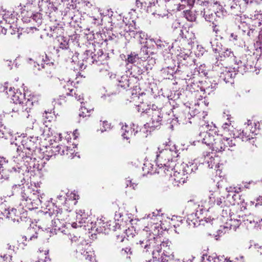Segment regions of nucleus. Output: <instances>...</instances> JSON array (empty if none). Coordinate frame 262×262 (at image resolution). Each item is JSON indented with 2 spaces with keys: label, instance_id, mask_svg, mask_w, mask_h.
Here are the masks:
<instances>
[{
  "label": "nucleus",
  "instance_id": "obj_25",
  "mask_svg": "<svg viewBox=\"0 0 262 262\" xmlns=\"http://www.w3.org/2000/svg\"><path fill=\"white\" fill-rule=\"evenodd\" d=\"M101 226L99 227V232L104 233L105 234H108L111 230V224L109 222H104L102 221V222H99V225L101 224Z\"/></svg>",
  "mask_w": 262,
  "mask_h": 262
},
{
  "label": "nucleus",
  "instance_id": "obj_35",
  "mask_svg": "<svg viewBox=\"0 0 262 262\" xmlns=\"http://www.w3.org/2000/svg\"><path fill=\"white\" fill-rule=\"evenodd\" d=\"M203 16L205 17V18L207 21H211L215 16V14L212 13L210 14L208 12L207 10L204 9L203 12Z\"/></svg>",
  "mask_w": 262,
  "mask_h": 262
},
{
  "label": "nucleus",
  "instance_id": "obj_10",
  "mask_svg": "<svg viewBox=\"0 0 262 262\" xmlns=\"http://www.w3.org/2000/svg\"><path fill=\"white\" fill-rule=\"evenodd\" d=\"M161 243V238L159 236H148L147 239H141L139 240V243L137 244H139L141 247L146 249L147 251L149 249H153V251L156 249V247L158 244Z\"/></svg>",
  "mask_w": 262,
  "mask_h": 262
},
{
  "label": "nucleus",
  "instance_id": "obj_23",
  "mask_svg": "<svg viewBox=\"0 0 262 262\" xmlns=\"http://www.w3.org/2000/svg\"><path fill=\"white\" fill-rule=\"evenodd\" d=\"M221 58H224L225 59L226 58H229L230 60L234 59L235 58V56L233 52L231 51L230 49H224L222 52L221 53V55L220 56ZM221 61H222V59H221ZM224 61V60H223Z\"/></svg>",
  "mask_w": 262,
  "mask_h": 262
},
{
  "label": "nucleus",
  "instance_id": "obj_9",
  "mask_svg": "<svg viewBox=\"0 0 262 262\" xmlns=\"http://www.w3.org/2000/svg\"><path fill=\"white\" fill-rule=\"evenodd\" d=\"M223 63L217 60L215 63L213 68L216 71L220 72V77L223 78L226 82H229L234 76V71H230V69L227 67H224Z\"/></svg>",
  "mask_w": 262,
  "mask_h": 262
},
{
  "label": "nucleus",
  "instance_id": "obj_7",
  "mask_svg": "<svg viewBox=\"0 0 262 262\" xmlns=\"http://www.w3.org/2000/svg\"><path fill=\"white\" fill-rule=\"evenodd\" d=\"M61 215V213L58 212L56 217L52 220V228L48 227L45 229L44 232L47 237H51L56 234L57 230L61 231V232H65L64 230H62V228L65 226V224L64 222L60 219Z\"/></svg>",
  "mask_w": 262,
  "mask_h": 262
},
{
  "label": "nucleus",
  "instance_id": "obj_41",
  "mask_svg": "<svg viewBox=\"0 0 262 262\" xmlns=\"http://www.w3.org/2000/svg\"><path fill=\"white\" fill-rule=\"evenodd\" d=\"M82 213V211H79V212H77V215L76 216L77 220L82 221L83 220H85L86 218V214H81Z\"/></svg>",
  "mask_w": 262,
  "mask_h": 262
},
{
  "label": "nucleus",
  "instance_id": "obj_64",
  "mask_svg": "<svg viewBox=\"0 0 262 262\" xmlns=\"http://www.w3.org/2000/svg\"><path fill=\"white\" fill-rule=\"evenodd\" d=\"M225 262H233L232 260H230L229 258H225ZM235 262V261H234Z\"/></svg>",
  "mask_w": 262,
  "mask_h": 262
},
{
  "label": "nucleus",
  "instance_id": "obj_57",
  "mask_svg": "<svg viewBox=\"0 0 262 262\" xmlns=\"http://www.w3.org/2000/svg\"><path fill=\"white\" fill-rule=\"evenodd\" d=\"M230 40H236L237 39V35L234 34V33H231L230 34Z\"/></svg>",
  "mask_w": 262,
  "mask_h": 262
},
{
  "label": "nucleus",
  "instance_id": "obj_29",
  "mask_svg": "<svg viewBox=\"0 0 262 262\" xmlns=\"http://www.w3.org/2000/svg\"><path fill=\"white\" fill-rule=\"evenodd\" d=\"M133 35L135 38L138 39L139 41L141 44L144 43L147 39V35L142 31L137 32Z\"/></svg>",
  "mask_w": 262,
  "mask_h": 262
},
{
  "label": "nucleus",
  "instance_id": "obj_46",
  "mask_svg": "<svg viewBox=\"0 0 262 262\" xmlns=\"http://www.w3.org/2000/svg\"><path fill=\"white\" fill-rule=\"evenodd\" d=\"M72 82H71L70 81H69L67 84V85H66L64 86V88L66 89H68V90H69L70 93H72V92L74 90V89L70 88V85L72 84Z\"/></svg>",
  "mask_w": 262,
  "mask_h": 262
},
{
  "label": "nucleus",
  "instance_id": "obj_32",
  "mask_svg": "<svg viewBox=\"0 0 262 262\" xmlns=\"http://www.w3.org/2000/svg\"><path fill=\"white\" fill-rule=\"evenodd\" d=\"M139 59L138 55L135 52L131 53L128 55L127 61L128 63H134Z\"/></svg>",
  "mask_w": 262,
  "mask_h": 262
},
{
  "label": "nucleus",
  "instance_id": "obj_5",
  "mask_svg": "<svg viewBox=\"0 0 262 262\" xmlns=\"http://www.w3.org/2000/svg\"><path fill=\"white\" fill-rule=\"evenodd\" d=\"M161 109L157 106L153 104L151 108H149L147 113L150 117V120L146 124H144V128H156L160 126L162 120V114Z\"/></svg>",
  "mask_w": 262,
  "mask_h": 262
},
{
  "label": "nucleus",
  "instance_id": "obj_12",
  "mask_svg": "<svg viewBox=\"0 0 262 262\" xmlns=\"http://www.w3.org/2000/svg\"><path fill=\"white\" fill-rule=\"evenodd\" d=\"M208 203L211 207L217 206L220 207H223L228 205L226 203L225 198L220 195L217 192L211 193L209 198Z\"/></svg>",
  "mask_w": 262,
  "mask_h": 262
},
{
  "label": "nucleus",
  "instance_id": "obj_53",
  "mask_svg": "<svg viewBox=\"0 0 262 262\" xmlns=\"http://www.w3.org/2000/svg\"><path fill=\"white\" fill-rule=\"evenodd\" d=\"M254 33L255 30L254 29H249L247 32V35L251 37H253Z\"/></svg>",
  "mask_w": 262,
  "mask_h": 262
},
{
  "label": "nucleus",
  "instance_id": "obj_45",
  "mask_svg": "<svg viewBox=\"0 0 262 262\" xmlns=\"http://www.w3.org/2000/svg\"><path fill=\"white\" fill-rule=\"evenodd\" d=\"M186 33H188V32L186 30V29H184L183 30H181L180 35H181L182 38H187V36L186 34Z\"/></svg>",
  "mask_w": 262,
  "mask_h": 262
},
{
  "label": "nucleus",
  "instance_id": "obj_16",
  "mask_svg": "<svg viewBox=\"0 0 262 262\" xmlns=\"http://www.w3.org/2000/svg\"><path fill=\"white\" fill-rule=\"evenodd\" d=\"M136 5L138 8H142L143 7H145L147 5V3L146 2H142L141 0H136ZM156 7V5L155 4V1L151 2H149L147 6V11L148 12L152 13V14L155 15H158L159 16H162L159 13H157V11L152 12V8Z\"/></svg>",
  "mask_w": 262,
  "mask_h": 262
},
{
  "label": "nucleus",
  "instance_id": "obj_14",
  "mask_svg": "<svg viewBox=\"0 0 262 262\" xmlns=\"http://www.w3.org/2000/svg\"><path fill=\"white\" fill-rule=\"evenodd\" d=\"M227 147V145L225 143L224 137L217 135L212 146L213 150L216 152H221L225 150Z\"/></svg>",
  "mask_w": 262,
  "mask_h": 262
},
{
  "label": "nucleus",
  "instance_id": "obj_58",
  "mask_svg": "<svg viewBox=\"0 0 262 262\" xmlns=\"http://www.w3.org/2000/svg\"><path fill=\"white\" fill-rule=\"evenodd\" d=\"M239 7L235 4H233L231 5L230 9L231 10H233L234 9H238Z\"/></svg>",
  "mask_w": 262,
  "mask_h": 262
},
{
  "label": "nucleus",
  "instance_id": "obj_6",
  "mask_svg": "<svg viewBox=\"0 0 262 262\" xmlns=\"http://www.w3.org/2000/svg\"><path fill=\"white\" fill-rule=\"evenodd\" d=\"M203 213V209L200 208L196 210L195 212L187 215L186 222L190 228H194L200 225L201 223L204 221V220L206 223L213 220V219H211L210 217L204 216Z\"/></svg>",
  "mask_w": 262,
  "mask_h": 262
},
{
  "label": "nucleus",
  "instance_id": "obj_42",
  "mask_svg": "<svg viewBox=\"0 0 262 262\" xmlns=\"http://www.w3.org/2000/svg\"><path fill=\"white\" fill-rule=\"evenodd\" d=\"M138 184L133 183L131 180H126V186L132 187L133 189H136L137 187Z\"/></svg>",
  "mask_w": 262,
  "mask_h": 262
},
{
  "label": "nucleus",
  "instance_id": "obj_44",
  "mask_svg": "<svg viewBox=\"0 0 262 262\" xmlns=\"http://www.w3.org/2000/svg\"><path fill=\"white\" fill-rule=\"evenodd\" d=\"M10 256L7 255H4L3 256L0 255V262H5V261H7L9 259H10Z\"/></svg>",
  "mask_w": 262,
  "mask_h": 262
},
{
  "label": "nucleus",
  "instance_id": "obj_24",
  "mask_svg": "<svg viewBox=\"0 0 262 262\" xmlns=\"http://www.w3.org/2000/svg\"><path fill=\"white\" fill-rule=\"evenodd\" d=\"M205 163H207L209 168H212L214 166H216L218 164L217 158L215 159L212 156H210V155H207V156L205 157Z\"/></svg>",
  "mask_w": 262,
  "mask_h": 262
},
{
  "label": "nucleus",
  "instance_id": "obj_39",
  "mask_svg": "<svg viewBox=\"0 0 262 262\" xmlns=\"http://www.w3.org/2000/svg\"><path fill=\"white\" fill-rule=\"evenodd\" d=\"M93 224L92 223V227H91V229H89V230L90 231V232L92 233V237L96 238V237H96L97 236V231H98V228L96 226V223H95L94 224V227L93 226Z\"/></svg>",
  "mask_w": 262,
  "mask_h": 262
},
{
  "label": "nucleus",
  "instance_id": "obj_49",
  "mask_svg": "<svg viewBox=\"0 0 262 262\" xmlns=\"http://www.w3.org/2000/svg\"><path fill=\"white\" fill-rule=\"evenodd\" d=\"M78 222L79 225L76 222L73 223L72 224V227H73L74 228H76L78 227H81L82 226L81 224L83 223V222L82 221L78 220Z\"/></svg>",
  "mask_w": 262,
  "mask_h": 262
},
{
  "label": "nucleus",
  "instance_id": "obj_27",
  "mask_svg": "<svg viewBox=\"0 0 262 262\" xmlns=\"http://www.w3.org/2000/svg\"><path fill=\"white\" fill-rule=\"evenodd\" d=\"M18 212L15 208H12L11 210H6L4 212V214L7 218L11 219L12 220H15V216L17 215Z\"/></svg>",
  "mask_w": 262,
  "mask_h": 262
},
{
  "label": "nucleus",
  "instance_id": "obj_33",
  "mask_svg": "<svg viewBox=\"0 0 262 262\" xmlns=\"http://www.w3.org/2000/svg\"><path fill=\"white\" fill-rule=\"evenodd\" d=\"M184 12V17L190 21H193L195 20V16L193 12L190 10H186Z\"/></svg>",
  "mask_w": 262,
  "mask_h": 262
},
{
  "label": "nucleus",
  "instance_id": "obj_21",
  "mask_svg": "<svg viewBox=\"0 0 262 262\" xmlns=\"http://www.w3.org/2000/svg\"><path fill=\"white\" fill-rule=\"evenodd\" d=\"M122 136L124 139H129L133 136H135L137 131L135 132L134 129L127 125L122 126Z\"/></svg>",
  "mask_w": 262,
  "mask_h": 262
},
{
  "label": "nucleus",
  "instance_id": "obj_4",
  "mask_svg": "<svg viewBox=\"0 0 262 262\" xmlns=\"http://www.w3.org/2000/svg\"><path fill=\"white\" fill-rule=\"evenodd\" d=\"M143 220L147 223V226L141 231L139 239H147L148 236H159L161 230L160 215L157 211L149 213L143 217Z\"/></svg>",
  "mask_w": 262,
  "mask_h": 262
},
{
  "label": "nucleus",
  "instance_id": "obj_19",
  "mask_svg": "<svg viewBox=\"0 0 262 262\" xmlns=\"http://www.w3.org/2000/svg\"><path fill=\"white\" fill-rule=\"evenodd\" d=\"M200 136L202 137V139L200 140L203 143L212 147L213 143L215 139L212 135L207 132H204L201 133L200 134Z\"/></svg>",
  "mask_w": 262,
  "mask_h": 262
},
{
  "label": "nucleus",
  "instance_id": "obj_3",
  "mask_svg": "<svg viewBox=\"0 0 262 262\" xmlns=\"http://www.w3.org/2000/svg\"><path fill=\"white\" fill-rule=\"evenodd\" d=\"M4 91L10 97L13 102L18 104L21 106L22 112L24 111L28 113L35 103V98L29 96L26 97L25 93L21 92L19 90L15 91L14 88L9 85L8 83H5L4 85Z\"/></svg>",
  "mask_w": 262,
  "mask_h": 262
},
{
  "label": "nucleus",
  "instance_id": "obj_30",
  "mask_svg": "<svg viewBox=\"0 0 262 262\" xmlns=\"http://www.w3.org/2000/svg\"><path fill=\"white\" fill-rule=\"evenodd\" d=\"M246 221L250 224H258V222H260V219L257 216H254L252 214H249L248 215L245 216V217L243 218V221Z\"/></svg>",
  "mask_w": 262,
  "mask_h": 262
},
{
  "label": "nucleus",
  "instance_id": "obj_54",
  "mask_svg": "<svg viewBox=\"0 0 262 262\" xmlns=\"http://www.w3.org/2000/svg\"><path fill=\"white\" fill-rule=\"evenodd\" d=\"M79 135V134L78 129H75L73 133L74 139H76L78 138Z\"/></svg>",
  "mask_w": 262,
  "mask_h": 262
},
{
  "label": "nucleus",
  "instance_id": "obj_37",
  "mask_svg": "<svg viewBox=\"0 0 262 262\" xmlns=\"http://www.w3.org/2000/svg\"><path fill=\"white\" fill-rule=\"evenodd\" d=\"M72 151H73V149H70L67 147L66 148V151L63 149L61 151H59V153L60 154H63V155L66 154V155H68L69 158H73L74 156H73V152H72Z\"/></svg>",
  "mask_w": 262,
  "mask_h": 262
},
{
  "label": "nucleus",
  "instance_id": "obj_36",
  "mask_svg": "<svg viewBox=\"0 0 262 262\" xmlns=\"http://www.w3.org/2000/svg\"><path fill=\"white\" fill-rule=\"evenodd\" d=\"M80 117L83 118L90 116V112L85 107H81L80 110L79 114Z\"/></svg>",
  "mask_w": 262,
  "mask_h": 262
},
{
  "label": "nucleus",
  "instance_id": "obj_60",
  "mask_svg": "<svg viewBox=\"0 0 262 262\" xmlns=\"http://www.w3.org/2000/svg\"><path fill=\"white\" fill-rule=\"evenodd\" d=\"M3 126L0 127V139L2 138H3L4 135V133L3 130Z\"/></svg>",
  "mask_w": 262,
  "mask_h": 262
},
{
  "label": "nucleus",
  "instance_id": "obj_43",
  "mask_svg": "<svg viewBox=\"0 0 262 262\" xmlns=\"http://www.w3.org/2000/svg\"><path fill=\"white\" fill-rule=\"evenodd\" d=\"M256 203H255V207H257L258 206H261L262 205V195L259 196L256 199Z\"/></svg>",
  "mask_w": 262,
  "mask_h": 262
},
{
  "label": "nucleus",
  "instance_id": "obj_26",
  "mask_svg": "<svg viewBox=\"0 0 262 262\" xmlns=\"http://www.w3.org/2000/svg\"><path fill=\"white\" fill-rule=\"evenodd\" d=\"M125 32H129L130 33H132V35L135 34V31L132 30V28H130L129 26H128L127 24L122 22L120 26V31L119 33L121 35H125Z\"/></svg>",
  "mask_w": 262,
  "mask_h": 262
},
{
  "label": "nucleus",
  "instance_id": "obj_17",
  "mask_svg": "<svg viewBox=\"0 0 262 262\" xmlns=\"http://www.w3.org/2000/svg\"><path fill=\"white\" fill-rule=\"evenodd\" d=\"M173 177L174 181L180 184H183L185 182L187 178V174L186 173H182V170L180 168L173 169Z\"/></svg>",
  "mask_w": 262,
  "mask_h": 262
},
{
  "label": "nucleus",
  "instance_id": "obj_55",
  "mask_svg": "<svg viewBox=\"0 0 262 262\" xmlns=\"http://www.w3.org/2000/svg\"><path fill=\"white\" fill-rule=\"evenodd\" d=\"M257 41H259V42L262 43V29H261L259 32Z\"/></svg>",
  "mask_w": 262,
  "mask_h": 262
},
{
  "label": "nucleus",
  "instance_id": "obj_8",
  "mask_svg": "<svg viewBox=\"0 0 262 262\" xmlns=\"http://www.w3.org/2000/svg\"><path fill=\"white\" fill-rule=\"evenodd\" d=\"M245 125H246L245 128L242 130H236L234 136L235 138L241 139L243 141H247L253 138L250 134H253L255 128L253 127L252 121L250 120H248L247 125L246 123Z\"/></svg>",
  "mask_w": 262,
  "mask_h": 262
},
{
  "label": "nucleus",
  "instance_id": "obj_47",
  "mask_svg": "<svg viewBox=\"0 0 262 262\" xmlns=\"http://www.w3.org/2000/svg\"><path fill=\"white\" fill-rule=\"evenodd\" d=\"M55 101V104L57 103L59 105L62 104L63 102L65 101L64 98L63 97H60L59 99H57V101L56 100H54Z\"/></svg>",
  "mask_w": 262,
  "mask_h": 262
},
{
  "label": "nucleus",
  "instance_id": "obj_40",
  "mask_svg": "<svg viewBox=\"0 0 262 262\" xmlns=\"http://www.w3.org/2000/svg\"><path fill=\"white\" fill-rule=\"evenodd\" d=\"M222 127L224 130H230L233 128V126L231 125V122L228 120V122L224 123L222 126Z\"/></svg>",
  "mask_w": 262,
  "mask_h": 262
},
{
  "label": "nucleus",
  "instance_id": "obj_31",
  "mask_svg": "<svg viewBox=\"0 0 262 262\" xmlns=\"http://www.w3.org/2000/svg\"><path fill=\"white\" fill-rule=\"evenodd\" d=\"M38 139L36 137H30V139H27L26 148L31 150L34 148L35 143L37 141Z\"/></svg>",
  "mask_w": 262,
  "mask_h": 262
},
{
  "label": "nucleus",
  "instance_id": "obj_2",
  "mask_svg": "<svg viewBox=\"0 0 262 262\" xmlns=\"http://www.w3.org/2000/svg\"><path fill=\"white\" fill-rule=\"evenodd\" d=\"M45 196V193L39 189L32 187H24L20 193L22 201L20 205L23 206V208L25 207L29 209L37 208L41 204Z\"/></svg>",
  "mask_w": 262,
  "mask_h": 262
},
{
  "label": "nucleus",
  "instance_id": "obj_11",
  "mask_svg": "<svg viewBox=\"0 0 262 262\" xmlns=\"http://www.w3.org/2000/svg\"><path fill=\"white\" fill-rule=\"evenodd\" d=\"M170 243L167 240L160 243L159 244L157 245V246L156 247V249L152 251L154 257L157 258V255H159V253L161 252L162 250H163L162 254L164 255L162 256L161 258H162L163 257H166V258H169L171 253L170 249Z\"/></svg>",
  "mask_w": 262,
  "mask_h": 262
},
{
  "label": "nucleus",
  "instance_id": "obj_50",
  "mask_svg": "<svg viewBox=\"0 0 262 262\" xmlns=\"http://www.w3.org/2000/svg\"><path fill=\"white\" fill-rule=\"evenodd\" d=\"M150 165V163H148V162H146V163H145L144 164V167L143 168H146V167L147 170H148V172H151L152 170V167L151 166H150V168H149V167H148V166Z\"/></svg>",
  "mask_w": 262,
  "mask_h": 262
},
{
  "label": "nucleus",
  "instance_id": "obj_22",
  "mask_svg": "<svg viewBox=\"0 0 262 262\" xmlns=\"http://www.w3.org/2000/svg\"><path fill=\"white\" fill-rule=\"evenodd\" d=\"M236 217L235 215H234L233 217L231 215L230 220L227 223V224L230 226V228L234 230L238 227L242 222L243 221V217L239 216L238 218Z\"/></svg>",
  "mask_w": 262,
  "mask_h": 262
},
{
  "label": "nucleus",
  "instance_id": "obj_62",
  "mask_svg": "<svg viewBox=\"0 0 262 262\" xmlns=\"http://www.w3.org/2000/svg\"><path fill=\"white\" fill-rule=\"evenodd\" d=\"M246 4H251L252 0H243Z\"/></svg>",
  "mask_w": 262,
  "mask_h": 262
},
{
  "label": "nucleus",
  "instance_id": "obj_1",
  "mask_svg": "<svg viewBox=\"0 0 262 262\" xmlns=\"http://www.w3.org/2000/svg\"><path fill=\"white\" fill-rule=\"evenodd\" d=\"M159 151L156 156V164L158 167L157 173L162 172L168 174L167 172H171L175 168H180L182 173L189 174L198 169L197 164L193 161L183 162L180 165H177L176 158L178 157L179 150L175 144L169 142L164 149L158 148Z\"/></svg>",
  "mask_w": 262,
  "mask_h": 262
},
{
  "label": "nucleus",
  "instance_id": "obj_18",
  "mask_svg": "<svg viewBox=\"0 0 262 262\" xmlns=\"http://www.w3.org/2000/svg\"><path fill=\"white\" fill-rule=\"evenodd\" d=\"M6 166L5 159L0 157V179L7 180L9 177V171L6 170Z\"/></svg>",
  "mask_w": 262,
  "mask_h": 262
},
{
  "label": "nucleus",
  "instance_id": "obj_51",
  "mask_svg": "<svg viewBox=\"0 0 262 262\" xmlns=\"http://www.w3.org/2000/svg\"><path fill=\"white\" fill-rule=\"evenodd\" d=\"M70 197L71 199H72L73 200H76L77 199H78L79 196L75 193L71 192L70 194Z\"/></svg>",
  "mask_w": 262,
  "mask_h": 262
},
{
  "label": "nucleus",
  "instance_id": "obj_13",
  "mask_svg": "<svg viewBox=\"0 0 262 262\" xmlns=\"http://www.w3.org/2000/svg\"><path fill=\"white\" fill-rule=\"evenodd\" d=\"M227 190L229 192H235V193L232 195L231 194H228L227 198L229 202V205H235L236 204H238L241 199V196L238 194V192L240 191L241 188L229 187L227 188Z\"/></svg>",
  "mask_w": 262,
  "mask_h": 262
},
{
  "label": "nucleus",
  "instance_id": "obj_52",
  "mask_svg": "<svg viewBox=\"0 0 262 262\" xmlns=\"http://www.w3.org/2000/svg\"><path fill=\"white\" fill-rule=\"evenodd\" d=\"M162 262H174L173 259H171L169 257V258H166V257H163L162 259H161Z\"/></svg>",
  "mask_w": 262,
  "mask_h": 262
},
{
  "label": "nucleus",
  "instance_id": "obj_61",
  "mask_svg": "<svg viewBox=\"0 0 262 262\" xmlns=\"http://www.w3.org/2000/svg\"><path fill=\"white\" fill-rule=\"evenodd\" d=\"M255 2L257 4H260L262 3V0H252V3Z\"/></svg>",
  "mask_w": 262,
  "mask_h": 262
},
{
  "label": "nucleus",
  "instance_id": "obj_38",
  "mask_svg": "<svg viewBox=\"0 0 262 262\" xmlns=\"http://www.w3.org/2000/svg\"><path fill=\"white\" fill-rule=\"evenodd\" d=\"M224 141L227 145V147H232L235 145L234 140L232 139L224 137Z\"/></svg>",
  "mask_w": 262,
  "mask_h": 262
},
{
  "label": "nucleus",
  "instance_id": "obj_20",
  "mask_svg": "<svg viewBox=\"0 0 262 262\" xmlns=\"http://www.w3.org/2000/svg\"><path fill=\"white\" fill-rule=\"evenodd\" d=\"M37 227L35 228L34 226H32L31 225L30 227L28 229V235L27 236H25L21 237L20 241H22L23 244L24 246H26L27 243L24 242V241H27V239L32 240L33 238H36L37 237V232L35 231Z\"/></svg>",
  "mask_w": 262,
  "mask_h": 262
},
{
  "label": "nucleus",
  "instance_id": "obj_56",
  "mask_svg": "<svg viewBox=\"0 0 262 262\" xmlns=\"http://www.w3.org/2000/svg\"><path fill=\"white\" fill-rule=\"evenodd\" d=\"M231 60H232L233 62H235V63L238 66V68L239 67V66H241L242 65V61L239 60L238 61L236 60V57H235V58H234V59H232Z\"/></svg>",
  "mask_w": 262,
  "mask_h": 262
},
{
  "label": "nucleus",
  "instance_id": "obj_34",
  "mask_svg": "<svg viewBox=\"0 0 262 262\" xmlns=\"http://www.w3.org/2000/svg\"><path fill=\"white\" fill-rule=\"evenodd\" d=\"M100 125L102 126V127H100V130L102 133L110 130L111 128V123H108L106 121H102Z\"/></svg>",
  "mask_w": 262,
  "mask_h": 262
},
{
  "label": "nucleus",
  "instance_id": "obj_63",
  "mask_svg": "<svg viewBox=\"0 0 262 262\" xmlns=\"http://www.w3.org/2000/svg\"><path fill=\"white\" fill-rule=\"evenodd\" d=\"M12 112H18V114H20V113L19 112H20V111H19V110H17V109L15 110V108H13V109L12 110Z\"/></svg>",
  "mask_w": 262,
  "mask_h": 262
},
{
  "label": "nucleus",
  "instance_id": "obj_48",
  "mask_svg": "<svg viewBox=\"0 0 262 262\" xmlns=\"http://www.w3.org/2000/svg\"><path fill=\"white\" fill-rule=\"evenodd\" d=\"M75 99H77L78 101H81V100H83V95L80 93H75Z\"/></svg>",
  "mask_w": 262,
  "mask_h": 262
},
{
  "label": "nucleus",
  "instance_id": "obj_28",
  "mask_svg": "<svg viewBox=\"0 0 262 262\" xmlns=\"http://www.w3.org/2000/svg\"><path fill=\"white\" fill-rule=\"evenodd\" d=\"M210 43L211 44V48L214 52L216 53L221 52L222 46L217 39H215L210 41Z\"/></svg>",
  "mask_w": 262,
  "mask_h": 262
},
{
  "label": "nucleus",
  "instance_id": "obj_59",
  "mask_svg": "<svg viewBox=\"0 0 262 262\" xmlns=\"http://www.w3.org/2000/svg\"><path fill=\"white\" fill-rule=\"evenodd\" d=\"M121 214L120 213H117L116 212L115 215V220H119V218H120L121 217Z\"/></svg>",
  "mask_w": 262,
  "mask_h": 262
},
{
  "label": "nucleus",
  "instance_id": "obj_15",
  "mask_svg": "<svg viewBox=\"0 0 262 262\" xmlns=\"http://www.w3.org/2000/svg\"><path fill=\"white\" fill-rule=\"evenodd\" d=\"M108 14H104V13H100L101 15V24L99 23V25L102 26V28L105 29L106 31L112 29L111 24V17L110 15V12L107 10Z\"/></svg>",
  "mask_w": 262,
  "mask_h": 262
}]
</instances>
